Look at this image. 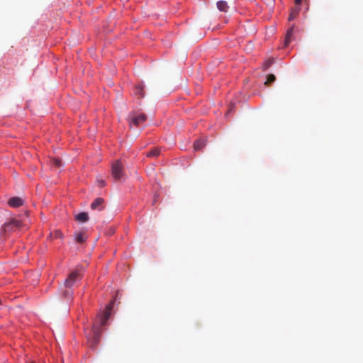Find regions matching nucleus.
<instances>
[{
	"instance_id": "nucleus-1",
	"label": "nucleus",
	"mask_w": 363,
	"mask_h": 363,
	"mask_svg": "<svg viewBox=\"0 0 363 363\" xmlns=\"http://www.w3.org/2000/svg\"><path fill=\"white\" fill-rule=\"evenodd\" d=\"M82 279V275L79 272L77 269L72 272L68 277L65 279L64 282V286L68 289H70L74 286L76 281L80 280Z\"/></svg>"
},
{
	"instance_id": "nucleus-2",
	"label": "nucleus",
	"mask_w": 363,
	"mask_h": 363,
	"mask_svg": "<svg viewBox=\"0 0 363 363\" xmlns=\"http://www.w3.org/2000/svg\"><path fill=\"white\" fill-rule=\"evenodd\" d=\"M111 174L115 180H119L123 177L124 171L119 160L112 164Z\"/></svg>"
},
{
	"instance_id": "nucleus-3",
	"label": "nucleus",
	"mask_w": 363,
	"mask_h": 363,
	"mask_svg": "<svg viewBox=\"0 0 363 363\" xmlns=\"http://www.w3.org/2000/svg\"><path fill=\"white\" fill-rule=\"evenodd\" d=\"M113 303H114V301H111L106 307V309L105 311L103 312L102 314H101L99 317H98V320H99V325L101 327L102 326H105L106 324V322L107 320H108L110 315H111V311H112V308H113Z\"/></svg>"
},
{
	"instance_id": "nucleus-4",
	"label": "nucleus",
	"mask_w": 363,
	"mask_h": 363,
	"mask_svg": "<svg viewBox=\"0 0 363 363\" xmlns=\"http://www.w3.org/2000/svg\"><path fill=\"white\" fill-rule=\"evenodd\" d=\"M21 225L19 220L13 219L8 223H4L2 228V232L6 234L18 229Z\"/></svg>"
},
{
	"instance_id": "nucleus-5",
	"label": "nucleus",
	"mask_w": 363,
	"mask_h": 363,
	"mask_svg": "<svg viewBox=\"0 0 363 363\" xmlns=\"http://www.w3.org/2000/svg\"><path fill=\"white\" fill-rule=\"evenodd\" d=\"M100 340V330L96 326L94 325L93 330H92V337L89 338V341L90 342V347L94 348L95 347L97 344L99 343Z\"/></svg>"
},
{
	"instance_id": "nucleus-6",
	"label": "nucleus",
	"mask_w": 363,
	"mask_h": 363,
	"mask_svg": "<svg viewBox=\"0 0 363 363\" xmlns=\"http://www.w3.org/2000/svg\"><path fill=\"white\" fill-rule=\"evenodd\" d=\"M147 116L144 113L138 114V116H132L130 119V123L135 125H139L146 121Z\"/></svg>"
},
{
	"instance_id": "nucleus-7",
	"label": "nucleus",
	"mask_w": 363,
	"mask_h": 363,
	"mask_svg": "<svg viewBox=\"0 0 363 363\" xmlns=\"http://www.w3.org/2000/svg\"><path fill=\"white\" fill-rule=\"evenodd\" d=\"M104 200L102 198H96L91 204V208L92 210L101 211L104 209Z\"/></svg>"
},
{
	"instance_id": "nucleus-8",
	"label": "nucleus",
	"mask_w": 363,
	"mask_h": 363,
	"mask_svg": "<svg viewBox=\"0 0 363 363\" xmlns=\"http://www.w3.org/2000/svg\"><path fill=\"white\" fill-rule=\"evenodd\" d=\"M8 203L11 207L17 208L23 205V201L20 197H13L9 200Z\"/></svg>"
},
{
	"instance_id": "nucleus-9",
	"label": "nucleus",
	"mask_w": 363,
	"mask_h": 363,
	"mask_svg": "<svg viewBox=\"0 0 363 363\" xmlns=\"http://www.w3.org/2000/svg\"><path fill=\"white\" fill-rule=\"evenodd\" d=\"M134 94L138 99H142L145 96L144 86L142 84H137L134 89Z\"/></svg>"
},
{
	"instance_id": "nucleus-10",
	"label": "nucleus",
	"mask_w": 363,
	"mask_h": 363,
	"mask_svg": "<svg viewBox=\"0 0 363 363\" xmlns=\"http://www.w3.org/2000/svg\"><path fill=\"white\" fill-rule=\"evenodd\" d=\"M294 25H293L286 31V37H285V42H284L285 46H287L291 41V36L293 35V33H294Z\"/></svg>"
},
{
	"instance_id": "nucleus-11",
	"label": "nucleus",
	"mask_w": 363,
	"mask_h": 363,
	"mask_svg": "<svg viewBox=\"0 0 363 363\" xmlns=\"http://www.w3.org/2000/svg\"><path fill=\"white\" fill-rule=\"evenodd\" d=\"M75 220L80 223L86 222L89 220V215L86 212H82L75 216Z\"/></svg>"
},
{
	"instance_id": "nucleus-12",
	"label": "nucleus",
	"mask_w": 363,
	"mask_h": 363,
	"mask_svg": "<svg viewBox=\"0 0 363 363\" xmlns=\"http://www.w3.org/2000/svg\"><path fill=\"white\" fill-rule=\"evenodd\" d=\"M217 8L219 11L222 12H228L229 9V6L226 1H218L216 4Z\"/></svg>"
},
{
	"instance_id": "nucleus-13",
	"label": "nucleus",
	"mask_w": 363,
	"mask_h": 363,
	"mask_svg": "<svg viewBox=\"0 0 363 363\" xmlns=\"http://www.w3.org/2000/svg\"><path fill=\"white\" fill-rule=\"evenodd\" d=\"M206 140L203 139L196 140L194 143V150H200L206 146Z\"/></svg>"
},
{
	"instance_id": "nucleus-14",
	"label": "nucleus",
	"mask_w": 363,
	"mask_h": 363,
	"mask_svg": "<svg viewBox=\"0 0 363 363\" xmlns=\"http://www.w3.org/2000/svg\"><path fill=\"white\" fill-rule=\"evenodd\" d=\"M75 240L77 242L83 243L86 240V235L84 232H78L74 233Z\"/></svg>"
},
{
	"instance_id": "nucleus-15",
	"label": "nucleus",
	"mask_w": 363,
	"mask_h": 363,
	"mask_svg": "<svg viewBox=\"0 0 363 363\" xmlns=\"http://www.w3.org/2000/svg\"><path fill=\"white\" fill-rule=\"evenodd\" d=\"M300 9V6H296V7L292 9L291 13L289 14V21L294 20L299 13Z\"/></svg>"
},
{
	"instance_id": "nucleus-16",
	"label": "nucleus",
	"mask_w": 363,
	"mask_h": 363,
	"mask_svg": "<svg viewBox=\"0 0 363 363\" xmlns=\"http://www.w3.org/2000/svg\"><path fill=\"white\" fill-rule=\"evenodd\" d=\"M50 238L52 239H62L63 238V234L60 230H55L54 233H50Z\"/></svg>"
},
{
	"instance_id": "nucleus-17",
	"label": "nucleus",
	"mask_w": 363,
	"mask_h": 363,
	"mask_svg": "<svg viewBox=\"0 0 363 363\" xmlns=\"http://www.w3.org/2000/svg\"><path fill=\"white\" fill-rule=\"evenodd\" d=\"M160 154V150L157 147L153 148L150 152L147 153V157H157Z\"/></svg>"
},
{
	"instance_id": "nucleus-18",
	"label": "nucleus",
	"mask_w": 363,
	"mask_h": 363,
	"mask_svg": "<svg viewBox=\"0 0 363 363\" xmlns=\"http://www.w3.org/2000/svg\"><path fill=\"white\" fill-rule=\"evenodd\" d=\"M276 80V77L273 74H270L267 76V81L265 82L264 84L268 86L271 83L274 82Z\"/></svg>"
},
{
	"instance_id": "nucleus-19",
	"label": "nucleus",
	"mask_w": 363,
	"mask_h": 363,
	"mask_svg": "<svg viewBox=\"0 0 363 363\" xmlns=\"http://www.w3.org/2000/svg\"><path fill=\"white\" fill-rule=\"evenodd\" d=\"M52 164L55 167H60L62 165V161L60 159L58 158H52L51 160Z\"/></svg>"
},
{
	"instance_id": "nucleus-20",
	"label": "nucleus",
	"mask_w": 363,
	"mask_h": 363,
	"mask_svg": "<svg viewBox=\"0 0 363 363\" xmlns=\"http://www.w3.org/2000/svg\"><path fill=\"white\" fill-rule=\"evenodd\" d=\"M274 62V60L272 58L267 60L264 62L263 67L264 69H268Z\"/></svg>"
},
{
	"instance_id": "nucleus-21",
	"label": "nucleus",
	"mask_w": 363,
	"mask_h": 363,
	"mask_svg": "<svg viewBox=\"0 0 363 363\" xmlns=\"http://www.w3.org/2000/svg\"><path fill=\"white\" fill-rule=\"evenodd\" d=\"M72 292L71 290H69V289L67 288V289L64 290L62 291V296L65 298H69L72 296Z\"/></svg>"
},
{
	"instance_id": "nucleus-22",
	"label": "nucleus",
	"mask_w": 363,
	"mask_h": 363,
	"mask_svg": "<svg viewBox=\"0 0 363 363\" xmlns=\"http://www.w3.org/2000/svg\"><path fill=\"white\" fill-rule=\"evenodd\" d=\"M302 0H295V4L296 6H299L298 5L301 4Z\"/></svg>"
},
{
	"instance_id": "nucleus-23",
	"label": "nucleus",
	"mask_w": 363,
	"mask_h": 363,
	"mask_svg": "<svg viewBox=\"0 0 363 363\" xmlns=\"http://www.w3.org/2000/svg\"><path fill=\"white\" fill-rule=\"evenodd\" d=\"M99 185L101 187L104 186L105 185V182L101 180L99 182Z\"/></svg>"
},
{
	"instance_id": "nucleus-24",
	"label": "nucleus",
	"mask_w": 363,
	"mask_h": 363,
	"mask_svg": "<svg viewBox=\"0 0 363 363\" xmlns=\"http://www.w3.org/2000/svg\"><path fill=\"white\" fill-rule=\"evenodd\" d=\"M233 106L232 105L230 108H229L228 111L227 112L226 115H228L232 110H233Z\"/></svg>"
},
{
	"instance_id": "nucleus-25",
	"label": "nucleus",
	"mask_w": 363,
	"mask_h": 363,
	"mask_svg": "<svg viewBox=\"0 0 363 363\" xmlns=\"http://www.w3.org/2000/svg\"><path fill=\"white\" fill-rule=\"evenodd\" d=\"M156 201H157V199H156V196H155L154 202H156Z\"/></svg>"
},
{
	"instance_id": "nucleus-26",
	"label": "nucleus",
	"mask_w": 363,
	"mask_h": 363,
	"mask_svg": "<svg viewBox=\"0 0 363 363\" xmlns=\"http://www.w3.org/2000/svg\"><path fill=\"white\" fill-rule=\"evenodd\" d=\"M26 363H35L34 362H26Z\"/></svg>"
}]
</instances>
